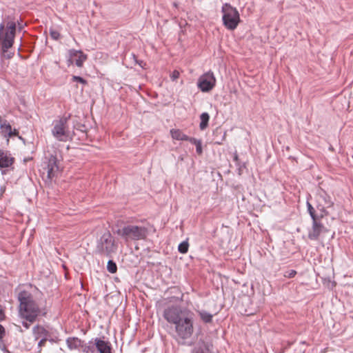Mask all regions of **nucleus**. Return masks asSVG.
Masks as SVG:
<instances>
[{"label":"nucleus","instance_id":"obj_1","mask_svg":"<svg viewBox=\"0 0 353 353\" xmlns=\"http://www.w3.org/2000/svg\"><path fill=\"white\" fill-rule=\"evenodd\" d=\"M163 316L173 326L170 334L179 345H193L192 342H188L195 330L194 314L192 311L179 305H172L164 309Z\"/></svg>","mask_w":353,"mask_h":353},{"label":"nucleus","instance_id":"obj_2","mask_svg":"<svg viewBox=\"0 0 353 353\" xmlns=\"http://www.w3.org/2000/svg\"><path fill=\"white\" fill-rule=\"evenodd\" d=\"M19 315L30 323H34L41 314V309L32 294L27 290H21L17 294Z\"/></svg>","mask_w":353,"mask_h":353},{"label":"nucleus","instance_id":"obj_3","mask_svg":"<svg viewBox=\"0 0 353 353\" xmlns=\"http://www.w3.org/2000/svg\"><path fill=\"white\" fill-rule=\"evenodd\" d=\"M116 233L127 243L145 239L148 229L143 225L128 224L118 229Z\"/></svg>","mask_w":353,"mask_h":353},{"label":"nucleus","instance_id":"obj_4","mask_svg":"<svg viewBox=\"0 0 353 353\" xmlns=\"http://www.w3.org/2000/svg\"><path fill=\"white\" fill-rule=\"evenodd\" d=\"M71 118V114H64L58 119L52 121V128L51 130L52 136L59 141L66 142L71 139L70 131L68 130V123Z\"/></svg>","mask_w":353,"mask_h":353},{"label":"nucleus","instance_id":"obj_5","mask_svg":"<svg viewBox=\"0 0 353 353\" xmlns=\"http://www.w3.org/2000/svg\"><path fill=\"white\" fill-rule=\"evenodd\" d=\"M117 247L114 238L108 231L103 233L97 241L96 252L101 255L110 257L112 253L117 252Z\"/></svg>","mask_w":353,"mask_h":353},{"label":"nucleus","instance_id":"obj_6","mask_svg":"<svg viewBox=\"0 0 353 353\" xmlns=\"http://www.w3.org/2000/svg\"><path fill=\"white\" fill-rule=\"evenodd\" d=\"M221 11L225 27L230 30L236 29L240 22V15L237 9L225 3L223 5Z\"/></svg>","mask_w":353,"mask_h":353},{"label":"nucleus","instance_id":"obj_7","mask_svg":"<svg viewBox=\"0 0 353 353\" xmlns=\"http://www.w3.org/2000/svg\"><path fill=\"white\" fill-rule=\"evenodd\" d=\"M216 78L211 70L201 75L197 81V87L203 92H208L216 85Z\"/></svg>","mask_w":353,"mask_h":353},{"label":"nucleus","instance_id":"obj_8","mask_svg":"<svg viewBox=\"0 0 353 353\" xmlns=\"http://www.w3.org/2000/svg\"><path fill=\"white\" fill-rule=\"evenodd\" d=\"M32 334L35 341L40 339L37 344V349L38 352H41V347L48 339L50 333L44 327L36 325L32 327Z\"/></svg>","mask_w":353,"mask_h":353},{"label":"nucleus","instance_id":"obj_9","mask_svg":"<svg viewBox=\"0 0 353 353\" xmlns=\"http://www.w3.org/2000/svg\"><path fill=\"white\" fill-rule=\"evenodd\" d=\"M325 232L327 230L319 219H315V221H312V229L308 232V238L310 240L316 241L320 234Z\"/></svg>","mask_w":353,"mask_h":353},{"label":"nucleus","instance_id":"obj_10","mask_svg":"<svg viewBox=\"0 0 353 353\" xmlns=\"http://www.w3.org/2000/svg\"><path fill=\"white\" fill-rule=\"evenodd\" d=\"M104 337L95 338L88 341V344H94L99 353H111V345L108 341H105Z\"/></svg>","mask_w":353,"mask_h":353},{"label":"nucleus","instance_id":"obj_11","mask_svg":"<svg viewBox=\"0 0 353 353\" xmlns=\"http://www.w3.org/2000/svg\"><path fill=\"white\" fill-rule=\"evenodd\" d=\"M57 158L55 155H50L46 165L48 178L52 179L59 170Z\"/></svg>","mask_w":353,"mask_h":353},{"label":"nucleus","instance_id":"obj_12","mask_svg":"<svg viewBox=\"0 0 353 353\" xmlns=\"http://www.w3.org/2000/svg\"><path fill=\"white\" fill-rule=\"evenodd\" d=\"M192 353H213V345L200 339L192 350Z\"/></svg>","mask_w":353,"mask_h":353},{"label":"nucleus","instance_id":"obj_13","mask_svg":"<svg viewBox=\"0 0 353 353\" xmlns=\"http://www.w3.org/2000/svg\"><path fill=\"white\" fill-rule=\"evenodd\" d=\"M13 163L14 158L11 157V154L0 149V169L2 174H6V171L3 169L9 168Z\"/></svg>","mask_w":353,"mask_h":353},{"label":"nucleus","instance_id":"obj_14","mask_svg":"<svg viewBox=\"0 0 353 353\" xmlns=\"http://www.w3.org/2000/svg\"><path fill=\"white\" fill-rule=\"evenodd\" d=\"M67 347L70 350H75L80 347H83L85 344L84 341H81L78 337H68L65 340Z\"/></svg>","mask_w":353,"mask_h":353},{"label":"nucleus","instance_id":"obj_15","mask_svg":"<svg viewBox=\"0 0 353 353\" xmlns=\"http://www.w3.org/2000/svg\"><path fill=\"white\" fill-rule=\"evenodd\" d=\"M196 312L203 323L209 324L212 323L214 314L205 310H197Z\"/></svg>","mask_w":353,"mask_h":353},{"label":"nucleus","instance_id":"obj_16","mask_svg":"<svg viewBox=\"0 0 353 353\" xmlns=\"http://www.w3.org/2000/svg\"><path fill=\"white\" fill-rule=\"evenodd\" d=\"M170 132L172 138L175 140L188 141L190 142V139H192V137H190L188 135L185 134L179 129H171Z\"/></svg>","mask_w":353,"mask_h":353},{"label":"nucleus","instance_id":"obj_17","mask_svg":"<svg viewBox=\"0 0 353 353\" xmlns=\"http://www.w3.org/2000/svg\"><path fill=\"white\" fill-rule=\"evenodd\" d=\"M14 36L13 33L6 32L5 37L2 41V48L4 51L10 48L14 43Z\"/></svg>","mask_w":353,"mask_h":353},{"label":"nucleus","instance_id":"obj_18","mask_svg":"<svg viewBox=\"0 0 353 353\" xmlns=\"http://www.w3.org/2000/svg\"><path fill=\"white\" fill-rule=\"evenodd\" d=\"M200 123H199V128L201 130H205L208 125V122H209V120H210V115L208 112H203L201 115H200Z\"/></svg>","mask_w":353,"mask_h":353},{"label":"nucleus","instance_id":"obj_19","mask_svg":"<svg viewBox=\"0 0 353 353\" xmlns=\"http://www.w3.org/2000/svg\"><path fill=\"white\" fill-rule=\"evenodd\" d=\"M0 129L1 132L4 134L5 137L8 136L9 133L11 132L12 127L7 121H2L1 117H0Z\"/></svg>","mask_w":353,"mask_h":353},{"label":"nucleus","instance_id":"obj_20","mask_svg":"<svg viewBox=\"0 0 353 353\" xmlns=\"http://www.w3.org/2000/svg\"><path fill=\"white\" fill-rule=\"evenodd\" d=\"M86 59L87 55L83 54V52L81 51V52H79V54L77 56V59L74 60L75 65L77 67H81L83 64V62L86 60Z\"/></svg>","mask_w":353,"mask_h":353},{"label":"nucleus","instance_id":"obj_21","mask_svg":"<svg viewBox=\"0 0 353 353\" xmlns=\"http://www.w3.org/2000/svg\"><path fill=\"white\" fill-rule=\"evenodd\" d=\"M190 143L195 145L196 151L198 154H201L203 152L201 140L192 137V139H190Z\"/></svg>","mask_w":353,"mask_h":353},{"label":"nucleus","instance_id":"obj_22","mask_svg":"<svg viewBox=\"0 0 353 353\" xmlns=\"http://www.w3.org/2000/svg\"><path fill=\"white\" fill-rule=\"evenodd\" d=\"M107 270L110 273L114 274L117 270V265L112 260H109L107 264Z\"/></svg>","mask_w":353,"mask_h":353},{"label":"nucleus","instance_id":"obj_23","mask_svg":"<svg viewBox=\"0 0 353 353\" xmlns=\"http://www.w3.org/2000/svg\"><path fill=\"white\" fill-rule=\"evenodd\" d=\"M307 212H308L311 219H312V221H315V219H319L315 214V210H314V208L310 204V203H309L308 201L307 202Z\"/></svg>","mask_w":353,"mask_h":353},{"label":"nucleus","instance_id":"obj_24","mask_svg":"<svg viewBox=\"0 0 353 353\" xmlns=\"http://www.w3.org/2000/svg\"><path fill=\"white\" fill-rule=\"evenodd\" d=\"M188 243L187 241H183L178 246V250L180 253L185 254L188 250Z\"/></svg>","mask_w":353,"mask_h":353},{"label":"nucleus","instance_id":"obj_25","mask_svg":"<svg viewBox=\"0 0 353 353\" xmlns=\"http://www.w3.org/2000/svg\"><path fill=\"white\" fill-rule=\"evenodd\" d=\"M49 33H50V37L53 40L57 41L60 38L61 35H60L59 32L53 28H50Z\"/></svg>","mask_w":353,"mask_h":353},{"label":"nucleus","instance_id":"obj_26","mask_svg":"<svg viewBox=\"0 0 353 353\" xmlns=\"http://www.w3.org/2000/svg\"><path fill=\"white\" fill-rule=\"evenodd\" d=\"M8 30L6 32H11L15 35L16 23L14 21H9L7 23Z\"/></svg>","mask_w":353,"mask_h":353},{"label":"nucleus","instance_id":"obj_27","mask_svg":"<svg viewBox=\"0 0 353 353\" xmlns=\"http://www.w3.org/2000/svg\"><path fill=\"white\" fill-rule=\"evenodd\" d=\"M81 50H77L75 49H70L68 50V54L70 57L69 61L72 63V59H74V58L77 57V56L79 54V52H81Z\"/></svg>","mask_w":353,"mask_h":353},{"label":"nucleus","instance_id":"obj_28","mask_svg":"<svg viewBox=\"0 0 353 353\" xmlns=\"http://www.w3.org/2000/svg\"><path fill=\"white\" fill-rule=\"evenodd\" d=\"M321 196L323 199L324 202L327 205V207H330L333 205V202L332 201L330 196H328L325 193H324V195Z\"/></svg>","mask_w":353,"mask_h":353},{"label":"nucleus","instance_id":"obj_29","mask_svg":"<svg viewBox=\"0 0 353 353\" xmlns=\"http://www.w3.org/2000/svg\"><path fill=\"white\" fill-rule=\"evenodd\" d=\"M72 81L79 82L83 85H86L88 83L85 79H83V77H79V76H73Z\"/></svg>","mask_w":353,"mask_h":353},{"label":"nucleus","instance_id":"obj_30","mask_svg":"<svg viewBox=\"0 0 353 353\" xmlns=\"http://www.w3.org/2000/svg\"><path fill=\"white\" fill-rule=\"evenodd\" d=\"M94 344H89L88 345H86V346L83 345L82 347H83V352H87V353L94 352Z\"/></svg>","mask_w":353,"mask_h":353},{"label":"nucleus","instance_id":"obj_31","mask_svg":"<svg viewBox=\"0 0 353 353\" xmlns=\"http://www.w3.org/2000/svg\"><path fill=\"white\" fill-rule=\"evenodd\" d=\"M296 274V271H295L294 270H288V271H286L283 276L286 278H293L295 276V275Z\"/></svg>","mask_w":353,"mask_h":353},{"label":"nucleus","instance_id":"obj_32","mask_svg":"<svg viewBox=\"0 0 353 353\" xmlns=\"http://www.w3.org/2000/svg\"><path fill=\"white\" fill-rule=\"evenodd\" d=\"M180 76V73L178 70H174L172 71V72L170 74V79L172 81H176Z\"/></svg>","mask_w":353,"mask_h":353},{"label":"nucleus","instance_id":"obj_33","mask_svg":"<svg viewBox=\"0 0 353 353\" xmlns=\"http://www.w3.org/2000/svg\"><path fill=\"white\" fill-rule=\"evenodd\" d=\"M235 164H236V166L237 167L239 174H241V173L243 172V169L245 168V163L240 161Z\"/></svg>","mask_w":353,"mask_h":353},{"label":"nucleus","instance_id":"obj_34","mask_svg":"<svg viewBox=\"0 0 353 353\" xmlns=\"http://www.w3.org/2000/svg\"><path fill=\"white\" fill-rule=\"evenodd\" d=\"M6 334V330L4 327L0 324V341L3 339Z\"/></svg>","mask_w":353,"mask_h":353},{"label":"nucleus","instance_id":"obj_35","mask_svg":"<svg viewBox=\"0 0 353 353\" xmlns=\"http://www.w3.org/2000/svg\"><path fill=\"white\" fill-rule=\"evenodd\" d=\"M19 135V131L17 129L11 130V132L9 133L8 137H12L14 136H18Z\"/></svg>","mask_w":353,"mask_h":353},{"label":"nucleus","instance_id":"obj_36","mask_svg":"<svg viewBox=\"0 0 353 353\" xmlns=\"http://www.w3.org/2000/svg\"><path fill=\"white\" fill-rule=\"evenodd\" d=\"M0 350H1L4 352H7V349L5 344L3 343V339L0 341Z\"/></svg>","mask_w":353,"mask_h":353},{"label":"nucleus","instance_id":"obj_37","mask_svg":"<svg viewBox=\"0 0 353 353\" xmlns=\"http://www.w3.org/2000/svg\"><path fill=\"white\" fill-rule=\"evenodd\" d=\"M233 160L235 162V163H238V162H240L239 159V155L237 154L236 152H235L234 153V156H233Z\"/></svg>","mask_w":353,"mask_h":353},{"label":"nucleus","instance_id":"obj_38","mask_svg":"<svg viewBox=\"0 0 353 353\" xmlns=\"http://www.w3.org/2000/svg\"><path fill=\"white\" fill-rule=\"evenodd\" d=\"M3 29H4V24L3 23H1L0 24V40L1 39V37H2Z\"/></svg>","mask_w":353,"mask_h":353},{"label":"nucleus","instance_id":"obj_39","mask_svg":"<svg viewBox=\"0 0 353 353\" xmlns=\"http://www.w3.org/2000/svg\"><path fill=\"white\" fill-rule=\"evenodd\" d=\"M30 323H30V322H28V321H26V322H25V321H23V322H22V325H23V326L24 327H26V329H28V328L30 327Z\"/></svg>","mask_w":353,"mask_h":353},{"label":"nucleus","instance_id":"obj_40","mask_svg":"<svg viewBox=\"0 0 353 353\" xmlns=\"http://www.w3.org/2000/svg\"><path fill=\"white\" fill-rule=\"evenodd\" d=\"M5 190H6V188L4 186H1V188H0V199L3 196Z\"/></svg>","mask_w":353,"mask_h":353},{"label":"nucleus","instance_id":"obj_41","mask_svg":"<svg viewBox=\"0 0 353 353\" xmlns=\"http://www.w3.org/2000/svg\"><path fill=\"white\" fill-rule=\"evenodd\" d=\"M4 317V313L1 308H0V321L3 320Z\"/></svg>","mask_w":353,"mask_h":353},{"label":"nucleus","instance_id":"obj_42","mask_svg":"<svg viewBox=\"0 0 353 353\" xmlns=\"http://www.w3.org/2000/svg\"><path fill=\"white\" fill-rule=\"evenodd\" d=\"M47 341H49V342H50L51 343H55V342L57 341L54 339H53V338H50L49 336H48V339Z\"/></svg>","mask_w":353,"mask_h":353},{"label":"nucleus","instance_id":"obj_43","mask_svg":"<svg viewBox=\"0 0 353 353\" xmlns=\"http://www.w3.org/2000/svg\"><path fill=\"white\" fill-rule=\"evenodd\" d=\"M137 63H138L140 66L143 67V66H142V65H141V64H142V63H143V61H137Z\"/></svg>","mask_w":353,"mask_h":353},{"label":"nucleus","instance_id":"obj_44","mask_svg":"<svg viewBox=\"0 0 353 353\" xmlns=\"http://www.w3.org/2000/svg\"><path fill=\"white\" fill-rule=\"evenodd\" d=\"M217 144H221V142H216Z\"/></svg>","mask_w":353,"mask_h":353}]
</instances>
